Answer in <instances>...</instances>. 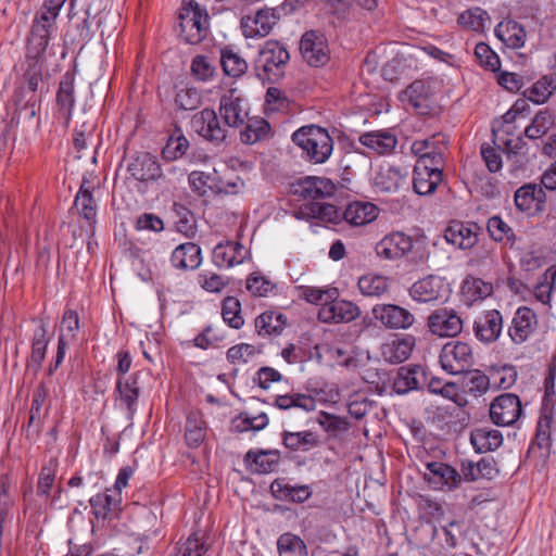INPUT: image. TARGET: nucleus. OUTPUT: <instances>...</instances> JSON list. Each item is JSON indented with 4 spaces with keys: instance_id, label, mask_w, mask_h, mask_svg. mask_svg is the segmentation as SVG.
<instances>
[{
    "instance_id": "31",
    "label": "nucleus",
    "mask_w": 556,
    "mask_h": 556,
    "mask_svg": "<svg viewBox=\"0 0 556 556\" xmlns=\"http://www.w3.org/2000/svg\"><path fill=\"white\" fill-rule=\"evenodd\" d=\"M359 142L378 154H387L394 150L397 139L389 130H378L363 134Z\"/></svg>"
},
{
    "instance_id": "64",
    "label": "nucleus",
    "mask_w": 556,
    "mask_h": 556,
    "mask_svg": "<svg viewBox=\"0 0 556 556\" xmlns=\"http://www.w3.org/2000/svg\"><path fill=\"white\" fill-rule=\"evenodd\" d=\"M475 55L480 64L493 72L497 71L501 66L497 54L484 42H479L475 48Z\"/></svg>"
},
{
    "instance_id": "22",
    "label": "nucleus",
    "mask_w": 556,
    "mask_h": 556,
    "mask_svg": "<svg viewBox=\"0 0 556 556\" xmlns=\"http://www.w3.org/2000/svg\"><path fill=\"white\" fill-rule=\"evenodd\" d=\"M535 326V313L531 308L522 306L516 311L508 334L514 343L521 344L529 339Z\"/></svg>"
},
{
    "instance_id": "2",
    "label": "nucleus",
    "mask_w": 556,
    "mask_h": 556,
    "mask_svg": "<svg viewBox=\"0 0 556 556\" xmlns=\"http://www.w3.org/2000/svg\"><path fill=\"white\" fill-rule=\"evenodd\" d=\"M181 39L190 45L200 43L208 33V14L198 1L182 0L178 15Z\"/></svg>"
},
{
    "instance_id": "25",
    "label": "nucleus",
    "mask_w": 556,
    "mask_h": 556,
    "mask_svg": "<svg viewBox=\"0 0 556 556\" xmlns=\"http://www.w3.org/2000/svg\"><path fill=\"white\" fill-rule=\"evenodd\" d=\"M445 240L463 250L472 249L477 245L479 233L476 225L453 223L444 231Z\"/></svg>"
},
{
    "instance_id": "10",
    "label": "nucleus",
    "mask_w": 556,
    "mask_h": 556,
    "mask_svg": "<svg viewBox=\"0 0 556 556\" xmlns=\"http://www.w3.org/2000/svg\"><path fill=\"white\" fill-rule=\"evenodd\" d=\"M279 18L280 14L277 9H261L253 16L242 17L241 28L243 35L247 38L265 37L271 31Z\"/></svg>"
},
{
    "instance_id": "11",
    "label": "nucleus",
    "mask_w": 556,
    "mask_h": 556,
    "mask_svg": "<svg viewBox=\"0 0 556 556\" xmlns=\"http://www.w3.org/2000/svg\"><path fill=\"white\" fill-rule=\"evenodd\" d=\"M376 320L388 329H408L415 323V316L406 308L395 304H377L372 307Z\"/></svg>"
},
{
    "instance_id": "12",
    "label": "nucleus",
    "mask_w": 556,
    "mask_h": 556,
    "mask_svg": "<svg viewBox=\"0 0 556 556\" xmlns=\"http://www.w3.org/2000/svg\"><path fill=\"white\" fill-rule=\"evenodd\" d=\"M514 202L518 211L533 215L545 210L546 193L540 185L525 184L515 191Z\"/></svg>"
},
{
    "instance_id": "3",
    "label": "nucleus",
    "mask_w": 556,
    "mask_h": 556,
    "mask_svg": "<svg viewBox=\"0 0 556 556\" xmlns=\"http://www.w3.org/2000/svg\"><path fill=\"white\" fill-rule=\"evenodd\" d=\"M290 59L287 49L275 40L266 41L255 60V70L261 79L277 81L283 76Z\"/></svg>"
},
{
    "instance_id": "47",
    "label": "nucleus",
    "mask_w": 556,
    "mask_h": 556,
    "mask_svg": "<svg viewBox=\"0 0 556 556\" xmlns=\"http://www.w3.org/2000/svg\"><path fill=\"white\" fill-rule=\"evenodd\" d=\"M358 289L365 296H381L389 290L388 278L381 275L368 274L358 279Z\"/></svg>"
},
{
    "instance_id": "8",
    "label": "nucleus",
    "mask_w": 556,
    "mask_h": 556,
    "mask_svg": "<svg viewBox=\"0 0 556 556\" xmlns=\"http://www.w3.org/2000/svg\"><path fill=\"white\" fill-rule=\"evenodd\" d=\"M192 129L203 139L220 144L227 138L228 129L219 123L214 110L203 109L191 118Z\"/></svg>"
},
{
    "instance_id": "7",
    "label": "nucleus",
    "mask_w": 556,
    "mask_h": 556,
    "mask_svg": "<svg viewBox=\"0 0 556 556\" xmlns=\"http://www.w3.org/2000/svg\"><path fill=\"white\" fill-rule=\"evenodd\" d=\"M300 52L304 61L314 67L324 66L330 58L327 39L318 30L304 33L300 41Z\"/></svg>"
},
{
    "instance_id": "4",
    "label": "nucleus",
    "mask_w": 556,
    "mask_h": 556,
    "mask_svg": "<svg viewBox=\"0 0 556 556\" xmlns=\"http://www.w3.org/2000/svg\"><path fill=\"white\" fill-rule=\"evenodd\" d=\"M50 37L34 34L29 31L27 37L24 78L27 83L28 89L35 92L39 83L42 79V68L46 62V50L48 48Z\"/></svg>"
},
{
    "instance_id": "16",
    "label": "nucleus",
    "mask_w": 556,
    "mask_h": 556,
    "mask_svg": "<svg viewBox=\"0 0 556 556\" xmlns=\"http://www.w3.org/2000/svg\"><path fill=\"white\" fill-rule=\"evenodd\" d=\"M219 115L226 128H237L245 123L248 112L243 105V99L237 93V90L231 89L220 98Z\"/></svg>"
},
{
    "instance_id": "1",
    "label": "nucleus",
    "mask_w": 556,
    "mask_h": 556,
    "mask_svg": "<svg viewBox=\"0 0 556 556\" xmlns=\"http://www.w3.org/2000/svg\"><path fill=\"white\" fill-rule=\"evenodd\" d=\"M292 140L314 164L325 163L333 150V140L328 131L316 125L301 127L292 135Z\"/></svg>"
},
{
    "instance_id": "42",
    "label": "nucleus",
    "mask_w": 556,
    "mask_h": 556,
    "mask_svg": "<svg viewBox=\"0 0 556 556\" xmlns=\"http://www.w3.org/2000/svg\"><path fill=\"white\" fill-rule=\"evenodd\" d=\"M406 176V170L402 172L396 167L380 168L375 177V187L381 192L396 191Z\"/></svg>"
},
{
    "instance_id": "30",
    "label": "nucleus",
    "mask_w": 556,
    "mask_h": 556,
    "mask_svg": "<svg viewBox=\"0 0 556 556\" xmlns=\"http://www.w3.org/2000/svg\"><path fill=\"white\" fill-rule=\"evenodd\" d=\"M378 207L370 202L356 201L343 211V218L352 226H363L374 222L378 216Z\"/></svg>"
},
{
    "instance_id": "15",
    "label": "nucleus",
    "mask_w": 556,
    "mask_h": 556,
    "mask_svg": "<svg viewBox=\"0 0 556 556\" xmlns=\"http://www.w3.org/2000/svg\"><path fill=\"white\" fill-rule=\"evenodd\" d=\"M413 238L401 231L384 236L375 248L377 255L384 260H397L413 249Z\"/></svg>"
},
{
    "instance_id": "41",
    "label": "nucleus",
    "mask_w": 556,
    "mask_h": 556,
    "mask_svg": "<svg viewBox=\"0 0 556 556\" xmlns=\"http://www.w3.org/2000/svg\"><path fill=\"white\" fill-rule=\"evenodd\" d=\"M556 89V78L545 75L523 91V97L535 104L545 103Z\"/></svg>"
},
{
    "instance_id": "39",
    "label": "nucleus",
    "mask_w": 556,
    "mask_h": 556,
    "mask_svg": "<svg viewBox=\"0 0 556 556\" xmlns=\"http://www.w3.org/2000/svg\"><path fill=\"white\" fill-rule=\"evenodd\" d=\"M274 406L281 410L300 408L308 413L315 410L316 400L309 394L292 392L277 395L274 401Z\"/></svg>"
},
{
    "instance_id": "21",
    "label": "nucleus",
    "mask_w": 556,
    "mask_h": 556,
    "mask_svg": "<svg viewBox=\"0 0 556 556\" xmlns=\"http://www.w3.org/2000/svg\"><path fill=\"white\" fill-rule=\"evenodd\" d=\"M291 192L303 199H321L333 192L330 180L319 177H305L291 185Z\"/></svg>"
},
{
    "instance_id": "28",
    "label": "nucleus",
    "mask_w": 556,
    "mask_h": 556,
    "mask_svg": "<svg viewBox=\"0 0 556 556\" xmlns=\"http://www.w3.org/2000/svg\"><path fill=\"white\" fill-rule=\"evenodd\" d=\"M48 321H46L43 318H40L37 321L36 328L34 329L31 339V354L28 361V366L36 371L41 367L50 341L48 338Z\"/></svg>"
},
{
    "instance_id": "37",
    "label": "nucleus",
    "mask_w": 556,
    "mask_h": 556,
    "mask_svg": "<svg viewBox=\"0 0 556 556\" xmlns=\"http://www.w3.org/2000/svg\"><path fill=\"white\" fill-rule=\"evenodd\" d=\"M493 292V285L481 278L469 276L462 285V294L468 305L482 301Z\"/></svg>"
},
{
    "instance_id": "54",
    "label": "nucleus",
    "mask_w": 556,
    "mask_h": 556,
    "mask_svg": "<svg viewBox=\"0 0 556 556\" xmlns=\"http://www.w3.org/2000/svg\"><path fill=\"white\" fill-rule=\"evenodd\" d=\"M279 556H308L305 543L291 533L282 534L277 542Z\"/></svg>"
},
{
    "instance_id": "17",
    "label": "nucleus",
    "mask_w": 556,
    "mask_h": 556,
    "mask_svg": "<svg viewBox=\"0 0 556 556\" xmlns=\"http://www.w3.org/2000/svg\"><path fill=\"white\" fill-rule=\"evenodd\" d=\"M503 329V317L497 309L484 311L473 323L476 338L484 343L496 341Z\"/></svg>"
},
{
    "instance_id": "56",
    "label": "nucleus",
    "mask_w": 556,
    "mask_h": 556,
    "mask_svg": "<svg viewBox=\"0 0 556 556\" xmlns=\"http://www.w3.org/2000/svg\"><path fill=\"white\" fill-rule=\"evenodd\" d=\"M222 315L225 323L235 329L243 326L244 320L241 316V304L235 296H227L222 304Z\"/></svg>"
},
{
    "instance_id": "18",
    "label": "nucleus",
    "mask_w": 556,
    "mask_h": 556,
    "mask_svg": "<svg viewBox=\"0 0 556 556\" xmlns=\"http://www.w3.org/2000/svg\"><path fill=\"white\" fill-rule=\"evenodd\" d=\"M127 169L131 177L138 181H157L164 177L159 161L148 152L135 156L129 162Z\"/></svg>"
},
{
    "instance_id": "9",
    "label": "nucleus",
    "mask_w": 556,
    "mask_h": 556,
    "mask_svg": "<svg viewBox=\"0 0 556 556\" xmlns=\"http://www.w3.org/2000/svg\"><path fill=\"white\" fill-rule=\"evenodd\" d=\"M429 331L438 337H456L463 330V319L454 311L446 307L433 311L428 317Z\"/></svg>"
},
{
    "instance_id": "49",
    "label": "nucleus",
    "mask_w": 556,
    "mask_h": 556,
    "mask_svg": "<svg viewBox=\"0 0 556 556\" xmlns=\"http://www.w3.org/2000/svg\"><path fill=\"white\" fill-rule=\"evenodd\" d=\"M424 142L430 156L431 166L444 168V154L447 149L445 136L443 134H435L424 139Z\"/></svg>"
},
{
    "instance_id": "53",
    "label": "nucleus",
    "mask_w": 556,
    "mask_h": 556,
    "mask_svg": "<svg viewBox=\"0 0 556 556\" xmlns=\"http://www.w3.org/2000/svg\"><path fill=\"white\" fill-rule=\"evenodd\" d=\"M188 148L189 141L177 130L169 136L166 146L162 150V157L166 161H176L187 152Z\"/></svg>"
},
{
    "instance_id": "27",
    "label": "nucleus",
    "mask_w": 556,
    "mask_h": 556,
    "mask_svg": "<svg viewBox=\"0 0 556 556\" xmlns=\"http://www.w3.org/2000/svg\"><path fill=\"white\" fill-rule=\"evenodd\" d=\"M281 441L283 446L291 452H308L321 443L319 435L311 430H285L281 433Z\"/></svg>"
},
{
    "instance_id": "29",
    "label": "nucleus",
    "mask_w": 556,
    "mask_h": 556,
    "mask_svg": "<svg viewBox=\"0 0 556 556\" xmlns=\"http://www.w3.org/2000/svg\"><path fill=\"white\" fill-rule=\"evenodd\" d=\"M170 262L179 269H195L202 262L201 249L193 242L182 243L173 251Z\"/></svg>"
},
{
    "instance_id": "34",
    "label": "nucleus",
    "mask_w": 556,
    "mask_h": 556,
    "mask_svg": "<svg viewBox=\"0 0 556 556\" xmlns=\"http://www.w3.org/2000/svg\"><path fill=\"white\" fill-rule=\"evenodd\" d=\"M494 31L495 36L508 48L518 49L525 45L526 31L513 20L501 22Z\"/></svg>"
},
{
    "instance_id": "44",
    "label": "nucleus",
    "mask_w": 556,
    "mask_h": 556,
    "mask_svg": "<svg viewBox=\"0 0 556 556\" xmlns=\"http://www.w3.org/2000/svg\"><path fill=\"white\" fill-rule=\"evenodd\" d=\"M74 205L78 214L89 224L93 223L97 215V206L87 181L84 179L78 193L76 194Z\"/></svg>"
},
{
    "instance_id": "24",
    "label": "nucleus",
    "mask_w": 556,
    "mask_h": 556,
    "mask_svg": "<svg viewBox=\"0 0 556 556\" xmlns=\"http://www.w3.org/2000/svg\"><path fill=\"white\" fill-rule=\"evenodd\" d=\"M443 286V280L440 277L429 275L412 285L409 295L415 302L430 303L441 296Z\"/></svg>"
},
{
    "instance_id": "60",
    "label": "nucleus",
    "mask_w": 556,
    "mask_h": 556,
    "mask_svg": "<svg viewBox=\"0 0 556 556\" xmlns=\"http://www.w3.org/2000/svg\"><path fill=\"white\" fill-rule=\"evenodd\" d=\"M318 425L329 434L337 435L349 430V421L340 416L321 410L317 418Z\"/></svg>"
},
{
    "instance_id": "50",
    "label": "nucleus",
    "mask_w": 556,
    "mask_h": 556,
    "mask_svg": "<svg viewBox=\"0 0 556 556\" xmlns=\"http://www.w3.org/2000/svg\"><path fill=\"white\" fill-rule=\"evenodd\" d=\"M220 64L224 73L232 77H239L248 70L245 60L228 48L222 50Z\"/></svg>"
},
{
    "instance_id": "26",
    "label": "nucleus",
    "mask_w": 556,
    "mask_h": 556,
    "mask_svg": "<svg viewBox=\"0 0 556 556\" xmlns=\"http://www.w3.org/2000/svg\"><path fill=\"white\" fill-rule=\"evenodd\" d=\"M247 255V250L239 242L227 241L217 244L213 250V262L218 267L229 268L241 264Z\"/></svg>"
},
{
    "instance_id": "32",
    "label": "nucleus",
    "mask_w": 556,
    "mask_h": 556,
    "mask_svg": "<svg viewBox=\"0 0 556 556\" xmlns=\"http://www.w3.org/2000/svg\"><path fill=\"white\" fill-rule=\"evenodd\" d=\"M245 460L252 471L268 473L276 469L280 460V452L278 450L249 451Z\"/></svg>"
},
{
    "instance_id": "57",
    "label": "nucleus",
    "mask_w": 556,
    "mask_h": 556,
    "mask_svg": "<svg viewBox=\"0 0 556 556\" xmlns=\"http://www.w3.org/2000/svg\"><path fill=\"white\" fill-rule=\"evenodd\" d=\"M419 368H405L402 367L394 380V390L399 394H405L408 391L416 390L419 388V380L417 375Z\"/></svg>"
},
{
    "instance_id": "40",
    "label": "nucleus",
    "mask_w": 556,
    "mask_h": 556,
    "mask_svg": "<svg viewBox=\"0 0 556 556\" xmlns=\"http://www.w3.org/2000/svg\"><path fill=\"white\" fill-rule=\"evenodd\" d=\"M287 324V317L279 313L267 311L255 319V329L260 336L279 334Z\"/></svg>"
},
{
    "instance_id": "19",
    "label": "nucleus",
    "mask_w": 556,
    "mask_h": 556,
    "mask_svg": "<svg viewBox=\"0 0 556 556\" xmlns=\"http://www.w3.org/2000/svg\"><path fill=\"white\" fill-rule=\"evenodd\" d=\"M78 328L79 318L77 312L73 309H66L62 317L55 363L53 366L49 367V375H52L53 371L63 362L66 349L70 345V343L75 339Z\"/></svg>"
},
{
    "instance_id": "14",
    "label": "nucleus",
    "mask_w": 556,
    "mask_h": 556,
    "mask_svg": "<svg viewBox=\"0 0 556 556\" xmlns=\"http://www.w3.org/2000/svg\"><path fill=\"white\" fill-rule=\"evenodd\" d=\"M65 0H45L33 20L30 33L52 37L56 31L55 21Z\"/></svg>"
},
{
    "instance_id": "52",
    "label": "nucleus",
    "mask_w": 556,
    "mask_h": 556,
    "mask_svg": "<svg viewBox=\"0 0 556 556\" xmlns=\"http://www.w3.org/2000/svg\"><path fill=\"white\" fill-rule=\"evenodd\" d=\"M486 229L490 237L496 242H509L511 244L515 242L516 236L513 228L501 216L490 217Z\"/></svg>"
},
{
    "instance_id": "59",
    "label": "nucleus",
    "mask_w": 556,
    "mask_h": 556,
    "mask_svg": "<svg viewBox=\"0 0 556 556\" xmlns=\"http://www.w3.org/2000/svg\"><path fill=\"white\" fill-rule=\"evenodd\" d=\"M300 296L311 304H320V306L338 296V290L336 288L320 289L317 287L302 286L300 287Z\"/></svg>"
},
{
    "instance_id": "23",
    "label": "nucleus",
    "mask_w": 556,
    "mask_h": 556,
    "mask_svg": "<svg viewBox=\"0 0 556 556\" xmlns=\"http://www.w3.org/2000/svg\"><path fill=\"white\" fill-rule=\"evenodd\" d=\"M426 469L425 478L429 483L435 486H447V489L452 490L456 488L462 480L457 470L445 463H428Z\"/></svg>"
},
{
    "instance_id": "20",
    "label": "nucleus",
    "mask_w": 556,
    "mask_h": 556,
    "mask_svg": "<svg viewBox=\"0 0 556 556\" xmlns=\"http://www.w3.org/2000/svg\"><path fill=\"white\" fill-rule=\"evenodd\" d=\"M443 179V168L435 166L415 164L413 187L416 193L428 195L435 191Z\"/></svg>"
},
{
    "instance_id": "33",
    "label": "nucleus",
    "mask_w": 556,
    "mask_h": 556,
    "mask_svg": "<svg viewBox=\"0 0 556 556\" xmlns=\"http://www.w3.org/2000/svg\"><path fill=\"white\" fill-rule=\"evenodd\" d=\"M470 442L477 452L486 453L502 445L503 435L496 429L480 427L471 431Z\"/></svg>"
},
{
    "instance_id": "6",
    "label": "nucleus",
    "mask_w": 556,
    "mask_h": 556,
    "mask_svg": "<svg viewBox=\"0 0 556 556\" xmlns=\"http://www.w3.org/2000/svg\"><path fill=\"white\" fill-rule=\"evenodd\" d=\"M489 412L496 426H513L522 414L521 401L516 394L503 393L491 402Z\"/></svg>"
},
{
    "instance_id": "13",
    "label": "nucleus",
    "mask_w": 556,
    "mask_h": 556,
    "mask_svg": "<svg viewBox=\"0 0 556 556\" xmlns=\"http://www.w3.org/2000/svg\"><path fill=\"white\" fill-rule=\"evenodd\" d=\"M361 314L357 305L350 301L333 298L325 302L318 311V319L326 324L350 323Z\"/></svg>"
},
{
    "instance_id": "45",
    "label": "nucleus",
    "mask_w": 556,
    "mask_h": 556,
    "mask_svg": "<svg viewBox=\"0 0 556 556\" xmlns=\"http://www.w3.org/2000/svg\"><path fill=\"white\" fill-rule=\"evenodd\" d=\"M205 422L199 413H190L187 416L185 437L187 444L198 447L205 439Z\"/></svg>"
},
{
    "instance_id": "36",
    "label": "nucleus",
    "mask_w": 556,
    "mask_h": 556,
    "mask_svg": "<svg viewBox=\"0 0 556 556\" xmlns=\"http://www.w3.org/2000/svg\"><path fill=\"white\" fill-rule=\"evenodd\" d=\"M121 502V494H115L110 489H108L105 493H99L92 496L89 501L92 513L98 519H106L111 514L117 511Z\"/></svg>"
},
{
    "instance_id": "58",
    "label": "nucleus",
    "mask_w": 556,
    "mask_h": 556,
    "mask_svg": "<svg viewBox=\"0 0 556 556\" xmlns=\"http://www.w3.org/2000/svg\"><path fill=\"white\" fill-rule=\"evenodd\" d=\"M556 281V265L549 266L542 275L534 288V295L538 301L547 304Z\"/></svg>"
},
{
    "instance_id": "5",
    "label": "nucleus",
    "mask_w": 556,
    "mask_h": 556,
    "mask_svg": "<svg viewBox=\"0 0 556 556\" xmlns=\"http://www.w3.org/2000/svg\"><path fill=\"white\" fill-rule=\"evenodd\" d=\"M439 358L442 369L451 375L465 374L475 364L472 348L463 341L445 343Z\"/></svg>"
},
{
    "instance_id": "48",
    "label": "nucleus",
    "mask_w": 556,
    "mask_h": 556,
    "mask_svg": "<svg viewBox=\"0 0 556 556\" xmlns=\"http://www.w3.org/2000/svg\"><path fill=\"white\" fill-rule=\"evenodd\" d=\"M554 125V115L547 110H540L530 125L525 129V136L529 139H538L547 134Z\"/></svg>"
},
{
    "instance_id": "35",
    "label": "nucleus",
    "mask_w": 556,
    "mask_h": 556,
    "mask_svg": "<svg viewBox=\"0 0 556 556\" xmlns=\"http://www.w3.org/2000/svg\"><path fill=\"white\" fill-rule=\"evenodd\" d=\"M414 345L415 339L413 336L396 338L383 345L382 355L386 361L392 364H399L409 357Z\"/></svg>"
},
{
    "instance_id": "55",
    "label": "nucleus",
    "mask_w": 556,
    "mask_h": 556,
    "mask_svg": "<svg viewBox=\"0 0 556 556\" xmlns=\"http://www.w3.org/2000/svg\"><path fill=\"white\" fill-rule=\"evenodd\" d=\"M116 391L119 394L121 401L127 405L128 409L131 410L139 396L137 377L130 376L126 379L119 377L116 382Z\"/></svg>"
},
{
    "instance_id": "62",
    "label": "nucleus",
    "mask_w": 556,
    "mask_h": 556,
    "mask_svg": "<svg viewBox=\"0 0 556 556\" xmlns=\"http://www.w3.org/2000/svg\"><path fill=\"white\" fill-rule=\"evenodd\" d=\"M206 551L207 546L203 541V535L195 532L180 544L175 556H203Z\"/></svg>"
},
{
    "instance_id": "51",
    "label": "nucleus",
    "mask_w": 556,
    "mask_h": 556,
    "mask_svg": "<svg viewBox=\"0 0 556 556\" xmlns=\"http://www.w3.org/2000/svg\"><path fill=\"white\" fill-rule=\"evenodd\" d=\"M457 22L464 28L472 31H483L488 22H490L489 14L480 9L473 8L463 12Z\"/></svg>"
},
{
    "instance_id": "63",
    "label": "nucleus",
    "mask_w": 556,
    "mask_h": 556,
    "mask_svg": "<svg viewBox=\"0 0 556 556\" xmlns=\"http://www.w3.org/2000/svg\"><path fill=\"white\" fill-rule=\"evenodd\" d=\"M256 353L257 350L254 345L240 343L231 346L227 351V359L233 365L245 364L254 357Z\"/></svg>"
},
{
    "instance_id": "61",
    "label": "nucleus",
    "mask_w": 556,
    "mask_h": 556,
    "mask_svg": "<svg viewBox=\"0 0 556 556\" xmlns=\"http://www.w3.org/2000/svg\"><path fill=\"white\" fill-rule=\"evenodd\" d=\"M192 76L201 81L211 80L215 74L214 63L205 55H195L191 62Z\"/></svg>"
},
{
    "instance_id": "38",
    "label": "nucleus",
    "mask_w": 556,
    "mask_h": 556,
    "mask_svg": "<svg viewBox=\"0 0 556 556\" xmlns=\"http://www.w3.org/2000/svg\"><path fill=\"white\" fill-rule=\"evenodd\" d=\"M403 100L407 101L419 113L426 114L430 108V89L425 81L415 80L404 91Z\"/></svg>"
},
{
    "instance_id": "46",
    "label": "nucleus",
    "mask_w": 556,
    "mask_h": 556,
    "mask_svg": "<svg viewBox=\"0 0 556 556\" xmlns=\"http://www.w3.org/2000/svg\"><path fill=\"white\" fill-rule=\"evenodd\" d=\"M270 126L264 118H248L244 129L240 134L241 141L253 144L264 139L269 132Z\"/></svg>"
},
{
    "instance_id": "43",
    "label": "nucleus",
    "mask_w": 556,
    "mask_h": 556,
    "mask_svg": "<svg viewBox=\"0 0 556 556\" xmlns=\"http://www.w3.org/2000/svg\"><path fill=\"white\" fill-rule=\"evenodd\" d=\"M56 101L60 112L66 119H70L75 105L74 97V76L65 73L62 77L56 94Z\"/></svg>"
}]
</instances>
